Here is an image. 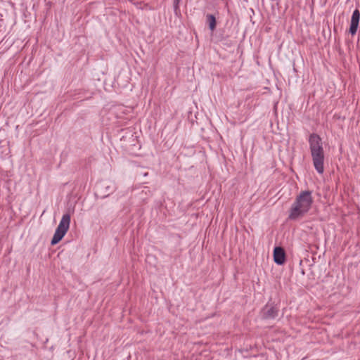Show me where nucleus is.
<instances>
[{
  "label": "nucleus",
  "instance_id": "8",
  "mask_svg": "<svg viewBox=\"0 0 360 360\" xmlns=\"http://www.w3.org/2000/svg\"><path fill=\"white\" fill-rule=\"evenodd\" d=\"M181 0H174V9L176 10L179 8V4Z\"/></svg>",
  "mask_w": 360,
  "mask_h": 360
},
{
  "label": "nucleus",
  "instance_id": "3",
  "mask_svg": "<svg viewBox=\"0 0 360 360\" xmlns=\"http://www.w3.org/2000/svg\"><path fill=\"white\" fill-rule=\"evenodd\" d=\"M70 214L68 213L63 214L51 239V244L52 245L58 243L62 240V238L64 237V236L68 231V229L70 227Z\"/></svg>",
  "mask_w": 360,
  "mask_h": 360
},
{
  "label": "nucleus",
  "instance_id": "5",
  "mask_svg": "<svg viewBox=\"0 0 360 360\" xmlns=\"http://www.w3.org/2000/svg\"><path fill=\"white\" fill-rule=\"evenodd\" d=\"M360 20V12L359 9H355L351 18V22L349 27V33L354 35L356 33L359 23Z\"/></svg>",
  "mask_w": 360,
  "mask_h": 360
},
{
  "label": "nucleus",
  "instance_id": "6",
  "mask_svg": "<svg viewBox=\"0 0 360 360\" xmlns=\"http://www.w3.org/2000/svg\"><path fill=\"white\" fill-rule=\"evenodd\" d=\"M274 260L276 264L282 265L285 262V252L283 248L275 247L274 249Z\"/></svg>",
  "mask_w": 360,
  "mask_h": 360
},
{
  "label": "nucleus",
  "instance_id": "2",
  "mask_svg": "<svg viewBox=\"0 0 360 360\" xmlns=\"http://www.w3.org/2000/svg\"><path fill=\"white\" fill-rule=\"evenodd\" d=\"M309 143L314 168L321 174L324 172V150L321 139L318 134H311L309 138Z\"/></svg>",
  "mask_w": 360,
  "mask_h": 360
},
{
  "label": "nucleus",
  "instance_id": "4",
  "mask_svg": "<svg viewBox=\"0 0 360 360\" xmlns=\"http://www.w3.org/2000/svg\"><path fill=\"white\" fill-rule=\"evenodd\" d=\"M279 309L276 305L266 304L262 309L261 316L264 319H274L278 315Z\"/></svg>",
  "mask_w": 360,
  "mask_h": 360
},
{
  "label": "nucleus",
  "instance_id": "7",
  "mask_svg": "<svg viewBox=\"0 0 360 360\" xmlns=\"http://www.w3.org/2000/svg\"><path fill=\"white\" fill-rule=\"evenodd\" d=\"M207 22L209 24V28L213 31L216 28L217 21L216 18L212 14H207Z\"/></svg>",
  "mask_w": 360,
  "mask_h": 360
},
{
  "label": "nucleus",
  "instance_id": "1",
  "mask_svg": "<svg viewBox=\"0 0 360 360\" xmlns=\"http://www.w3.org/2000/svg\"><path fill=\"white\" fill-rule=\"evenodd\" d=\"M312 203L311 192L302 191L291 206L288 219L295 221L303 217L309 211Z\"/></svg>",
  "mask_w": 360,
  "mask_h": 360
}]
</instances>
